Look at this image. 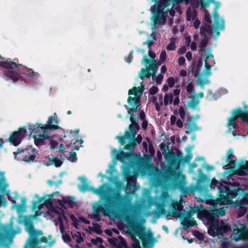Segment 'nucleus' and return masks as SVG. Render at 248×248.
<instances>
[{
	"label": "nucleus",
	"mask_w": 248,
	"mask_h": 248,
	"mask_svg": "<svg viewBox=\"0 0 248 248\" xmlns=\"http://www.w3.org/2000/svg\"><path fill=\"white\" fill-rule=\"evenodd\" d=\"M185 1L186 4L189 3V0H159L151 8L153 12L151 18L153 24L155 26L157 25H164L166 22L168 13L171 16L175 15V11L172 9L173 2L180 3Z\"/></svg>",
	"instance_id": "obj_1"
},
{
	"label": "nucleus",
	"mask_w": 248,
	"mask_h": 248,
	"mask_svg": "<svg viewBox=\"0 0 248 248\" xmlns=\"http://www.w3.org/2000/svg\"><path fill=\"white\" fill-rule=\"evenodd\" d=\"M227 207H223L219 209L215 208L210 211H206L204 214L205 218L211 222L208 233L213 236L223 235L224 233L231 230L229 226L224 222H217V218L224 216Z\"/></svg>",
	"instance_id": "obj_2"
},
{
	"label": "nucleus",
	"mask_w": 248,
	"mask_h": 248,
	"mask_svg": "<svg viewBox=\"0 0 248 248\" xmlns=\"http://www.w3.org/2000/svg\"><path fill=\"white\" fill-rule=\"evenodd\" d=\"M63 213L64 211L61 207L52 206L47 212L46 217L53 221L55 225L59 227L63 241L65 242H69L71 241L70 236L65 233L67 221Z\"/></svg>",
	"instance_id": "obj_3"
},
{
	"label": "nucleus",
	"mask_w": 248,
	"mask_h": 248,
	"mask_svg": "<svg viewBox=\"0 0 248 248\" xmlns=\"http://www.w3.org/2000/svg\"><path fill=\"white\" fill-rule=\"evenodd\" d=\"M130 120L131 124L129 126V130L125 132L124 136L117 138L122 145L124 144L127 141H128L129 144L124 147V149L127 150H132L135 148V146L140 144L142 140V137L140 135H139L136 139L135 137L140 128L139 124L136 122L135 118L131 116Z\"/></svg>",
	"instance_id": "obj_4"
},
{
	"label": "nucleus",
	"mask_w": 248,
	"mask_h": 248,
	"mask_svg": "<svg viewBox=\"0 0 248 248\" xmlns=\"http://www.w3.org/2000/svg\"><path fill=\"white\" fill-rule=\"evenodd\" d=\"M128 231L131 235L133 248H141L140 242L136 238V235H137L141 240L144 248H152L153 236L149 232H146L142 226L135 225L130 228Z\"/></svg>",
	"instance_id": "obj_5"
},
{
	"label": "nucleus",
	"mask_w": 248,
	"mask_h": 248,
	"mask_svg": "<svg viewBox=\"0 0 248 248\" xmlns=\"http://www.w3.org/2000/svg\"><path fill=\"white\" fill-rule=\"evenodd\" d=\"M219 187V198L216 201L217 203L219 204H228L232 203V199L235 198L239 194H243L244 191L240 188H235L231 189L228 186L221 185L217 180H213L210 184L212 189L216 186Z\"/></svg>",
	"instance_id": "obj_6"
},
{
	"label": "nucleus",
	"mask_w": 248,
	"mask_h": 248,
	"mask_svg": "<svg viewBox=\"0 0 248 248\" xmlns=\"http://www.w3.org/2000/svg\"><path fill=\"white\" fill-rule=\"evenodd\" d=\"M25 226V230L29 233V237L26 241L24 248H39L42 243H47L46 237L43 236V232L35 229L32 223L27 222Z\"/></svg>",
	"instance_id": "obj_7"
},
{
	"label": "nucleus",
	"mask_w": 248,
	"mask_h": 248,
	"mask_svg": "<svg viewBox=\"0 0 248 248\" xmlns=\"http://www.w3.org/2000/svg\"><path fill=\"white\" fill-rule=\"evenodd\" d=\"M142 82H141V83ZM143 85L141 84V86L138 87H134L128 91V94H133L135 95L134 97L129 96L128 98L127 101L128 103L131 106L130 108L127 105L124 107L128 110V113L131 115L134 112H136L138 107L140 105L139 96L141 95L143 92Z\"/></svg>",
	"instance_id": "obj_8"
},
{
	"label": "nucleus",
	"mask_w": 248,
	"mask_h": 248,
	"mask_svg": "<svg viewBox=\"0 0 248 248\" xmlns=\"http://www.w3.org/2000/svg\"><path fill=\"white\" fill-rule=\"evenodd\" d=\"M0 65L5 68L4 74L6 77L11 78L14 82L18 80L19 77V72L15 70L13 67V66H15L16 68L18 67V65L16 63L8 61H4V59L0 58Z\"/></svg>",
	"instance_id": "obj_9"
},
{
	"label": "nucleus",
	"mask_w": 248,
	"mask_h": 248,
	"mask_svg": "<svg viewBox=\"0 0 248 248\" xmlns=\"http://www.w3.org/2000/svg\"><path fill=\"white\" fill-rule=\"evenodd\" d=\"M233 233L231 236L232 239L238 241L241 239L248 240V229L245 224H240L233 227Z\"/></svg>",
	"instance_id": "obj_10"
},
{
	"label": "nucleus",
	"mask_w": 248,
	"mask_h": 248,
	"mask_svg": "<svg viewBox=\"0 0 248 248\" xmlns=\"http://www.w3.org/2000/svg\"><path fill=\"white\" fill-rule=\"evenodd\" d=\"M212 49L211 47L204 49L203 51H200V54L205 57V73L206 76H210L211 75V68L213 64H214L215 61L214 56L211 53Z\"/></svg>",
	"instance_id": "obj_11"
},
{
	"label": "nucleus",
	"mask_w": 248,
	"mask_h": 248,
	"mask_svg": "<svg viewBox=\"0 0 248 248\" xmlns=\"http://www.w3.org/2000/svg\"><path fill=\"white\" fill-rule=\"evenodd\" d=\"M238 117H241L243 121L248 122V112H243L240 108L234 110L232 116L228 118L227 126L229 127L232 126V128H235L236 124L234 121Z\"/></svg>",
	"instance_id": "obj_12"
},
{
	"label": "nucleus",
	"mask_w": 248,
	"mask_h": 248,
	"mask_svg": "<svg viewBox=\"0 0 248 248\" xmlns=\"http://www.w3.org/2000/svg\"><path fill=\"white\" fill-rule=\"evenodd\" d=\"M159 102H156V99L154 98V102L155 103V109L157 111L160 110V106L164 105L167 106L169 104H171L173 102V96L172 93H169L166 94L164 97L161 95L159 96Z\"/></svg>",
	"instance_id": "obj_13"
},
{
	"label": "nucleus",
	"mask_w": 248,
	"mask_h": 248,
	"mask_svg": "<svg viewBox=\"0 0 248 248\" xmlns=\"http://www.w3.org/2000/svg\"><path fill=\"white\" fill-rule=\"evenodd\" d=\"M216 7L214 8V22L213 26L217 30H222L224 28V21L222 18L219 17L217 12V10L220 5L219 3H216Z\"/></svg>",
	"instance_id": "obj_14"
},
{
	"label": "nucleus",
	"mask_w": 248,
	"mask_h": 248,
	"mask_svg": "<svg viewBox=\"0 0 248 248\" xmlns=\"http://www.w3.org/2000/svg\"><path fill=\"white\" fill-rule=\"evenodd\" d=\"M41 124H36L35 125L29 126V130L31 132H34L37 135L36 136L43 137L45 138H48V136L47 134V125L40 126Z\"/></svg>",
	"instance_id": "obj_15"
},
{
	"label": "nucleus",
	"mask_w": 248,
	"mask_h": 248,
	"mask_svg": "<svg viewBox=\"0 0 248 248\" xmlns=\"http://www.w3.org/2000/svg\"><path fill=\"white\" fill-rule=\"evenodd\" d=\"M26 132V130L24 128H20L17 132H15L10 137V141L15 146L18 145Z\"/></svg>",
	"instance_id": "obj_16"
},
{
	"label": "nucleus",
	"mask_w": 248,
	"mask_h": 248,
	"mask_svg": "<svg viewBox=\"0 0 248 248\" xmlns=\"http://www.w3.org/2000/svg\"><path fill=\"white\" fill-rule=\"evenodd\" d=\"M36 153L37 151L31 146L22 150V156L24 157V161L29 162L33 161L35 157Z\"/></svg>",
	"instance_id": "obj_17"
},
{
	"label": "nucleus",
	"mask_w": 248,
	"mask_h": 248,
	"mask_svg": "<svg viewBox=\"0 0 248 248\" xmlns=\"http://www.w3.org/2000/svg\"><path fill=\"white\" fill-rule=\"evenodd\" d=\"M54 194H52L51 195H47L44 198H39L38 195H35V197L37 199V200L36 201H33L32 202L34 209L37 207H38L39 209H40L39 204L41 203L44 200H46L44 202V204H47L48 203L51 204L53 203L54 202L53 200H52V198L53 197Z\"/></svg>",
	"instance_id": "obj_18"
},
{
	"label": "nucleus",
	"mask_w": 248,
	"mask_h": 248,
	"mask_svg": "<svg viewBox=\"0 0 248 248\" xmlns=\"http://www.w3.org/2000/svg\"><path fill=\"white\" fill-rule=\"evenodd\" d=\"M108 241L110 244L114 246L116 248H128L126 242L122 236H119L118 238H110L108 239Z\"/></svg>",
	"instance_id": "obj_19"
},
{
	"label": "nucleus",
	"mask_w": 248,
	"mask_h": 248,
	"mask_svg": "<svg viewBox=\"0 0 248 248\" xmlns=\"http://www.w3.org/2000/svg\"><path fill=\"white\" fill-rule=\"evenodd\" d=\"M150 57V59L147 58V55H144L143 59L141 62L144 64L146 65H147L150 62H152L151 64L149 66V69L153 71V74L154 76V74L158 70L157 67V61L155 60V58L152 60V58Z\"/></svg>",
	"instance_id": "obj_20"
},
{
	"label": "nucleus",
	"mask_w": 248,
	"mask_h": 248,
	"mask_svg": "<svg viewBox=\"0 0 248 248\" xmlns=\"http://www.w3.org/2000/svg\"><path fill=\"white\" fill-rule=\"evenodd\" d=\"M111 154L117 159L120 160L123 163L126 162L129 160V155L128 154L125 153L123 151H118L116 149H114L112 150Z\"/></svg>",
	"instance_id": "obj_21"
},
{
	"label": "nucleus",
	"mask_w": 248,
	"mask_h": 248,
	"mask_svg": "<svg viewBox=\"0 0 248 248\" xmlns=\"http://www.w3.org/2000/svg\"><path fill=\"white\" fill-rule=\"evenodd\" d=\"M57 202L61 207L63 206L64 208H66V206L73 207L75 204V198L73 197H62L61 200L58 199Z\"/></svg>",
	"instance_id": "obj_22"
},
{
	"label": "nucleus",
	"mask_w": 248,
	"mask_h": 248,
	"mask_svg": "<svg viewBox=\"0 0 248 248\" xmlns=\"http://www.w3.org/2000/svg\"><path fill=\"white\" fill-rule=\"evenodd\" d=\"M186 133L190 134L191 132L201 129L200 127H199L196 123L193 121V118H189L186 123Z\"/></svg>",
	"instance_id": "obj_23"
},
{
	"label": "nucleus",
	"mask_w": 248,
	"mask_h": 248,
	"mask_svg": "<svg viewBox=\"0 0 248 248\" xmlns=\"http://www.w3.org/2000/svg\"><path fill=\"white\" fill-rule=\"evenodd\" d=\"M94 208L96 209V211H94L93 214L91 216V217L94 219L96 221L100 220L101 215L99 214L98 212H102L106 216L108 215V212L104 209V208L100 205H97L96 206H94Z\"/></svg>",
	"instance_id": "obj_24"
},
{
	"label": "nucleus",
	"mask_w": 248,
	"mask_h": 248,
	"mask_svg": "<svg viewBox=\"0 0 248 248\" xmlns=\"http://www.w3.org/2000/svg\"><path fill=\"white\" fill-rule=\"evenodd\" d=\"M173 205V207L170 210V215L176 218L180 217L182 214V206L177 203Z\"/></svg>",
	"instance_id": "obj_25"
},
{
	"label": "nucleus",
	"mask_w": 248,
	"mask_h": 248,
	"mask_svg": "<svg viewBox=\"0 0 248 248\" xmlns=\"http://www.w3.org/2000/svg\"><path fill=\"white\" fill-rule=\"evenodd\" d=\"M155 40L156 38L155 33L154 32H153L147 42L143 43V45L147 44L148 45L149 47L148 55L149 56L152 58V60L155 58L156 56L155 53L152 51L151 48V46L155 42Z\"/></svg>",
	"instance_id": "obj_26"
},
{
	"label": "nucleus",
	"mask_w": 248,
	"mask_h": 248,
	"mask_svg": "<svg viewBox=\"0 0 248 248\" xmlns=\"http://www.w3.org/2000/svg\"><path fill=\"white\" fill-rule=\"evenodd\" d=\"M234 157L232 150V149H230L227 154L226 157L225 159V162L223 163V165L224 166H231L233 167V165H234L235 161L233 160L232 159Z\"/></svg>",
	"instance_id": "obj_27"
},
{
	"label": "nucleus",
	"mask_w": 248,
	"mask_h": 248,
	"mask_svg": "<svg viewBox=\"0 0 248 248\" xmlns=\"http://www.w3.org/2000/svg\"><path fill=\"white\" fill-rule=\"evenodd\" d=\"M107 187V184H104L100 186L97 188L91 187L89 188V190H91L93 193L97 195L101 196L104 195L106 193V188Z\"/></svg>",
	"instance_id": "obj_28"
},
{
	"label": "nucleus",
	"mask_w": 248,
	"mask_h": 248,
	"mask_svg": "<svg viewBox=\"0 0 248 248\" xmlns=\"http://www.w3.org/2000/svg\"><path fill=\"white\" fill-rule=\"evenodd\" d=\"M196 221L192 218L189 215L188 217H185L182 221V224L185 229L191 227L196 225Z\"/></svg>",
	"instance_id": "obj_29"
},
{
	"label": "nucleus",
	"mask_w": 248,
	"mask_h": 248,
	"mask_svg": "<svg viewBox=\"0 0 248 248\" xmlns=\"http://www.w3.org/2000/svg\"><path fill=\"white\" fill-rule=\"evenodd\" d=\"M209 83V80L206 76L203 75H200L197 81V84L203 87L204 85L207 84Z\"/></svg>",
	"instance_id": "obj_30"
},
{
	"label": "nucleus",
	"mask_w": 248,
	"mask_h": 248,
	"mask_svg": "<svg viewBox=\"0 0 248 248\" xmlns=\"http://www.w3.org/2000/svg\"><path fill=\"white\" fill-rule=\"evenodd\" d=\"M50 164H54L56 167H60L62 164V160L58 157H54L52 155L48 156Z\"/></svg>",
	"instance_id": "obj_31"
},
{
	"label": "nucleus",
	"mask_w": 248,
	"mask_h": 248,
	"mask_svg": "<svg viewBox=\"0 0 248 248\" xmlns=\"http://www.w3.org/2000/svg\"><path fill=\"white\" fill-rule=\"evenodd\" d=\"M57 121L55 120L52 116L49 117L47 121V124L45 125H47L46 127L48 129H57L58 128L56 124Z\"/></svg>",
	"instance_id": "obj_32"
},
{
	"label": "nucleus",
	"mask_w": 248,
	"mask_h": 248,
	"mask_svg": "<svg viewBox=\"0 0 248 248\" xmlns=\"http://www.w3.org/2000/svg\"><path fill=\"white\" fill-rule=\"evenodd\" d=\"M210 39V36H204L202 39V41L200 43V51H203L204 49L206 48V47L207 46L208 43V41Z\"/></svg>",
	"instance_id": "obj_33"
},
{
	"label": "nucleus",
	"mask_w": 248,
	"mask_h": 248,
	"mask_svg": "<svg viewBox=\"0 0 248 248\" xmlns=\"http://www.w3.org/2000/svg\"><path fill=\"white\" fill-rule=\"evenodd\" d=\"M150 76H152L153 78L154 77V75H152L147 68H142L139 75V77L142 80L144 77L150 78Z\"/></svg>",
	"instance_id": "obj_34"
},
{
	"label": "nucleus",
	"mask_w": 248,
	"mask_h": 248,
	"mask_svg": "<svg viewBox=\"0 0 248 248\" xmlns=\"http://www.w3.org/2000/svg\"><path fill=\"white\" fill-rule=\"evenodd\" d=\"M22 204H18L16 206V211L18 213H23L25 212L26 209V206L25 204L26 199L25 198H23L22 199Z\"/></svg>",
	"instance_id": "obj_35"
},
{
	"label": "nucleus",
	"mask_w": 248,
	"mask_h": 248,
	"mask_svg": "<svg viewBox=\"0 0 248 248\" xmlns=\"http://www.w3.org/2000/svg\"><path fill=\"white\" fill-rule=\"evenodd\" d=\"M236 173L239 175H245L248 173V162L245 166H242L239 169L235 170Z\"/></svg>",
	"instance_id": "obj_36"
},
{
	"label": "nucleus",
	"mask_w": 248,
	"mask_h": 248,
	"mask_svg": "<svg viewBox=\"0 0 248 248\" xmlns=\"http://www.w3.org/2000/svg\"><path fill=\"white\" fill-rule=\"evenodd\" d=\"M187 92L189 94H194L195 90L194 89V84L192 79L188 80V84L186 87Z\"/></svg>",
	"instance_id": "obj_37"
},
{
	"label": "nucleus",
	"mask_w": 248,
	"mask_h": 248,
	"mask_svg": "<svg viewBox=\"0 0 248 248\" xmlns=\"http://www.w3.org/2000/svg\"><path fill=\"white\" fill-rule=\"evenodd\" d=\"M199 103L200 101L198 98L193 97L191 100L188 101L187 106L189 108H195L199 104Z\"/></svg>",
	"instance_id": "obj_38"
},
{
	"label": "nucleus",
	"mask_w": 248,
	"mask_h": 248,
	"mask_svg": "<svg viewBox=\"0 0 248 248\" xmlns=\"http://www.w3.org/2000/svg\"><path fill=\"white\" fill-rule=\"evenodd\" d=\"M201 32L204 36H209L211 34V27L209 25H206L201 28Z\"/></svg>",
	"instance_id": "obj_39"
},
{
	"label": "nucleus",
	"mask_w": 248,
	"mask_h": 248,
	"mask_svg": "<svg viewBox=\"0 0 248 248\" xmlns=\"http://www.w3.org/2000/svg\"><path fill=\"white\" fill-rule=\"evenodd\" d=\"M34 143L37 146H41L44 143V139L45 138L43 137H40L36 135L33 136Z\"/></svg>",
	"instance_id": "obj_40"
},
{
	"label": "nucleus",
	"mask_w": 248,
	"mask_h": 248,
	"mask_svg": "<svg viewBox=\"0 0 248 248\" xmlns=\"http://www.w3.org/2000/svg\"><path fill=\"white\" fill-rule=\"evenodd\" d=\"M72 237L73 239L75 240L78 243H80L82 241H83V238L80 232H77L74 234L72 233Z\"/></svg>",
	"instance_id": "obj_41"
},
{
	"label": "nucleus",
	"mask_w": 248,
	"mask_h": 248,
	"mask_svg": "<svg viewBox=\"0 0 248 248\" xmlns=\"http://www.w3.org/2000/svg\"><path fill=\"white\" fill-rule=\"evenodd\" d=\"M217 2H215L214 0H200V3L202 7H208L209 6L211 3H214L215 5H216V3ZM216 6H215V7Z\"/></svg>",
	"instance_id": "obj_42"
},
{
	"label": "nucleus",
	"mask_w": 248,
	"mask_h": 248,
	"mask_svg": "<svg viewBox=\"0 0 248 248\" xmlns=\"http://www.w3.org/2000/svg\"><path fill=\"white\" fill-rule=\"evenodd\" d=\"M91 242L94 245H99V248H104V247L101 244L103 242V240L100 237H97L96 239H92Z\"/></svg>",
	"instance_id": "obj_43"
},
{
	"label": "nucleus",
	"mask_w": 248,
	"mask_h": 248,
	"mask_svg": "<svg viewBox=\"0 0 248 248\" xmlns=\"http://www.w3.org/2000/svg\"><path fill=\"white\" fill-rule=\"evenodd\" d=\"M70 217L72 221L73 226L78 229L79 225V221L78 219L73 215H70Z\"/></svg>",
	"instance_id": "obj_44"
},
{
	"label": "nucleus",
	"mask_w": 248,
	"mask_h": 248,
	"mask_svg": "<svg viewBox=\"0 0 248 248\" xmlns=\"http://www.w3.org/2000/svg\"><path fill=\"white\" fill-rule=\"evenodd\" d=\"M15 155V159L18 160H23L24 157L22 156V150L21 151H17L16 152H14Z\"/></svg>",
	"instance_id": "obj_45"
},
{
	"label": "nucleus",
	"mask_w": 248,
	"mask_h": 248,
	"mask_svg": "<svg viewBox=\"0 0 248 248\" xmlns=\"http://www.w3.org/2000/svg\"><path fill=\"white\" fill-rule=\"evenodd\" d=\"M159 61L158 62V64H161L162 63H164L165 61L167 59V54L165 50H163L160 55Z\"/></svg>",
	"instance_id": "obj_46"
},
{
	"label": "nucleus",
	"mask_w": 248,
	"mask_h": 248,
	"mask_svg": "<svg viewBox=\"0 0 248 248\" xmlns=\"http://www.w3.org/2000/svg\"><path fill=\"white\" fill-rule=\"evenodd\" d=\"M248 204V194L245 195L243 199L238 203V205H245Z\"/></svg>",
	"instance_id": "obj_47"
},
{
	"label": "nucleus",
	"mask_w": 248,
	"mask_h": 248,
	"mask_svg": "<svg viewBox=\"0 0 248 248\" xmlns=\"http://www.w3.org/2000/svg\"><path fill=\"white\" fill-rule=\"evenodd\" d=\"M179 114L181 118L183 120H184L186 113L183 107H180L179 108Z\"/></svg>",
	"instance_id": "obj_48"
},
{
	"label": "nucleus",
	"mask_w": 248,
	"mask_h": 248,
	"mask_svg": "<svg viewBox=\"0 0 248 248\" xmlns=\"http://www.w3.org/2000/svg\"><path fill=\"white\" fill-rule=\"evenodd\" d=\"M127 181L128 182L126 186V190L129 189L130 190H132L133 191H135L137 189L136 185L134 184L132 185L131 184V182L129 180H128Z\"/></svg>",
	"instance_id": "obj_49"
},
{
	"label": "nucleus",
	"mask_w": 248,
	"mask_h": 248,
	"mask_svg": "<svg viewBox=\"0 0 248 248\" xmlns=\"http://www.w3.org/2000/svg\"><path fill=\"white\" fill-rule=\"evenodd\" d=\"M176 46L175 42L173 39L171 40L170 43L167 46V48L169 50H173L175 49Z\"/></svg>",
	"instance_id": "obj_50"
},
{
	"label": "nucleus",
	"mask_w": 248,
	"mask_h": 248,
	"mask_svg": "<svg viewBox=\"0 0 248 248\" xmlns=\"http://www.w3.org/2000/svg\"><path fill=\"white\" fill-rule=\"evenodd\" d=\"M47 183L50 186H58L60 184L62 183V180H59L58 182L54 181L52 180H48Z\"/></svg>",
	"instance_id": "obj_51"
},
{
	"label": "nucleus",
	"mask_w": 248,
	"mask_h": 248,
	"mask_svg": "<svg viewBox=\"0 0 248 248\" xmlns=\"http://www.w3.org/2000/svg\"><path fill=\"white\" fill-rule=\"evenodd\" d=\"M247 212V209L245 207L240 206L239 208L238 216L241 217L245 215Z\"/></svg>",
	"instance_id": "obj_52"
},
{
	"label": "nucleus",
	"mask_w": 248,
	"mask_h": 248,
	"mask_svg": "<svg viewBox=\"0 0 248 248\" xmlns=\"http://www.w3.org/2000/svg\"><path fill=\"white\" fill-rule=\"evenodd\" d=\"M186 18H187V20L188 21H190L191 20L195 19L194 17L192 15V14L191 13V11L189 9V8L187 10V12H186Z\"/></svg>",
	"instance_id": "obj_53"
},
{
	"label": "nucleus",
	"mask_w": 248,
	"mask_h": 248,
	"mask_svg": "<svg viewBox=\"0 0 248 248\" xmlns=\"http://www.w3.org/2000/svg\"><path fill=\"white\" fill-rule=\"evenodd\" d=\"M167 82L170 87H172L175 83L174 79L172 77L169 78L167 80Z\"/></svg>",
	"instance_id": "obj_54"
},
{
	"label": "nucleus",
	"mask_w": 248,
	"mask_h": 248,
	"mask_svg": "<svg viewBox=\"0 0 248 248\" xmlns=\"http://www.w3.org/2000/svg\"><path fill=\"white\" fill-rule=\"evenodd\" d=\"M163 78V76L162 75H159L157 77H155V78L154 77L153 79H155L156 83L158 84H160L162 79Z\"/></svg>",
	"instance_id": "obj_55"
},
{
	"label": "nucleus",
	"mask_w": 248,
	"mask_h": 248,
	"mask_svg": "<svg viewBox=\"0 0 248 248\" xmlns=\"http://www.w3.org/2000/svg\"><path fill=\"white\" fill-rule=\"evenodd\" d=\"M204 19L208 23H211L212 22L210 18V16L207 12L206 10H204Z\"/></svg>",
	"instance_id": "obj_56"
},
{
	"label": "nucleus",
	"mask_w": 248,
	"mask_h": 248,
	"mask_svg": "<svg viewBox=\"0 0 248 248\" xmlns=\"http://www.w3.org/2000/svg\"><path fill=\"white\" fill-rule=\"evenodd\" d=\"M77 160L76 154L75 152H71L69 157V160L71 162H75Z\"/></svg>",
	"instance_id": "obj_57"
},
{
	"label": "nucleus",
	"mask_w": 248,
	"mask_h": 248,
	"mask_svg": "<svg viewBox=\"0 0 248 248\" xmlns=\"http://www.w3.org/2000/svg\"><path fill=\"white\" fill-rule=\"evenodd\" d=\"M185 59L183 57H181L178 58V63L179 65L182 66L185 63Z\"/></svg>",
	"instance_id": "obj_58"
},
{
	"label": "nucleus",
	"mask_w": 248,
	"mask_h": 248,
	"mask_svg": "<svg viewBox=\"0 0 248 248\" xmlns=\"http://www.w3.org/2000/svg\"><path fill=\"white\" fill-rule=\"evenodd\" d=\"M158 92V89L157 87L153 86L150 89V94L153 95L157 93Z\"/></svg>",
	"instance_id": "obj_59"
},
{
	"label": "nucleus",
	"mask_w": 248,
	"mask_h": 248,
	"mask_svg": "<svg viewBox=\"0 0 248 248\" xmlns=\"http://www.w3.org/2000/svg\"><path fill=\"white\" fill-rule=\"evenodd\" d=\"M50 145H51V149H54L58 146V143H57V142H56L54 140H52L50 142Z\"/></svg>",
	"instance_id": "obj_60"
},
{
	"label": "nucleus",
	"mask_w": 248,
	"mask_h": 248,
	"mask_svg": "<svg viewBox=\"0 0 248 248\" xmlns=\"http://www.w3.org/2000/svg\"><path fill=\"white\" fill-rule=\"evenodd\" d=\"M186 50H187L186 47L184 46L181 47L180 48H179L178 50V51L180 54H183L185 53L186 51Z\"/></svg>",
	"instance_id": "obj_61"
},
{
	"label": "nucleus",
	"mask_w": 248,
	"mask_h": 248,
	"mask_svg": "<svg viewBox=\"0 0 248 248\" xmlns=\"http://www.w3.org/2000/svg\"><path fill=\"white\" fill-rule=\"evenodd\" d=\"M115 199L116 202H121L123 200V197L121 196H120L119 194H118L115 196Z\"/></svg>",
	"instance_id": "obj_62"
},
{
	"label": "nucleus",
	"mask_w": 248,
	"mask_h": 248,
	"mask_svg": "<svg viewBox=\"0 0 248 248\" xmlns=\"http://www.w3.org/2000/svg\"><path fill=\"white\" fill-rule=\"evenodd\" d=\"M176 124L179 128H182L183 126V123L181 120L178 119L176 122Z\"/></svg>",
	"instance_id": "obj_63"
},
{
	"label": "nucleus",
	"mask_w": 248,
	"mask_h": 248,
	"mask_svg": "<svg viewBox=\"0 0 248 248\" xmlns=\"http://www.w3.org/2000/svg\"><path fill=\"white\" fill-rule=\"evenodd\" d=\"M176 117L175 116H172L170 120V124L173 125L176 124Z\"/></svg>",
	"instance_id": "obj_64"
}]
</instances>
